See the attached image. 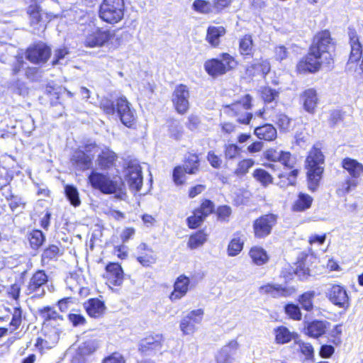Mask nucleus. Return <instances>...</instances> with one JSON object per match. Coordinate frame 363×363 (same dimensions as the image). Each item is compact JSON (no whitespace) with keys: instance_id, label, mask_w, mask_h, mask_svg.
<instances>
[{"instance_id":"41","label":"nucleus","mask_w":363,"mask_h":363,"mask_svg":"<svg viewBox=\"0 0 363 363\" xmlns=\"http://www.w3.org/2000/svg\"><path fill=\"white\" fill-rule=\"evenodd\" d=\"M207 235L203 231H199L190 236L188 246L191 249H196L204 244L206 241Z\"/></svg>"},{"instance_id":"27","label":"nucleus","mask_w":363,"mask_h":363,"mask_svg":"<svg viewBox=\"0 0 363 363\" xmlns=\"http://www.w3.org/2000/svg\"><path fill=\"white\" fill-rule=\"evenodd\" d=\"M93 157L86 154L82 150H76L72 157V162L80 169H89L92 164Z\"/></svg>"},{"instance_id":"50","label":"nucleus","mask_w":363,"mask_h":363,"mask_svg":"<svg viewBox=\"0 0 363 363\" xmlns=\"http://www.w3.org/2000/svg\"><path fill=\"white\" fill-rule=\"evenodd\" d=\"M285 313L292 319L300 320L302 318V314L299 307L295 304H287L285 306Z\"/></svg>"},{"instance_id":"39","label":"nucleus","mask_w":363,"mask_h":363,"mask_svg":"<svg viewBox=\"0 0 363 363\" xmlns=\"http://www.w3.org/2000/svg\"><path fill=\"white\" fill-rule=\"evenodd\" d=\"M253 49V41L251 35H245L240 39L239 51L242 55H250Z\"/></svg>"},{"instance_id":"14","label":"nucleus","mask_w":363,"mask_h":363,"mask_svg":"<svg viewBox=\"0 0 363 363\" xmlns=\"http://www.w3.org/2000/svg\"><path fill=\"white\" fill-rule=\"evenodd\" d=\"M265 158L269 161L279 162L288 169L294 168L296 160L289 152L269 149L265 152Z\"/></svg>"},{"instance_id":"38","label":"nucleus","mask_w":363,"mask_h":363,"mask_svg":"<svg viewBox=\"0 0 363 363\" xmlns=\"http://www.w3.org/2000/svg\"><path fill=\"white\" fill-rule=\"evenodd\" d=\"M292 170L289 173H281L278 175L280 181L278 185L281 188H286L288 186L294 185L296 178L298 174V170L296 169H291Z\"/></svg>"},{"instance_id":"11","label":"nucleus","mask_w":363,"mask_h":363,"mask_svg":"<svg viewBox=\"0 0 363 363\" xmlns=\"http://www.w3.org/2000/svg\"><path fill=\"white\" fill-rule=\"evenodd\" d=\"M203 315V309L190 311L180 323V329L184 335L193 334L196 330V325L201 323Z\"/></svg>"},{"instance_id":"43","label":"nucleus","mask_w":363,"mask_h":363,"mask_svg":"<svg viewBox=\"0 0 363 363\" xmlns=\"http://www.w3.org/2000/svg\"><path fill=\"white\" fill-rule=\"evenodd\" d=\"M65 191L66 196L72 205L74 206H78L80 205L81 201L79 199V192L76 187L72 185H66L65 186Z\"/></svg>"},{"instance_id":"58","label":"nucleus","mask_w":363,"mask_h":363,"mask_svg":"<svg viewBox=\"0 0 363 363\" xmlns=\"http://www.w3.org/2000/svg\"><path fill=\"white\" fill-rule=\"evenodd\" d=\"M298 345L300 350L303 354L307 358H310L313 355V348L311 344L302 342L301 340L296 341Z\"/></svg>"},{"instance_id":"32","label":"nucleus","mask_w":363,"mask_h":363,"mask_svg":"<svg viewBox=\"0 0 363 363\" xmlns=\"http://www.w3.org/2000/svg\"><path fill=\"white\" fill-rule=\"evenodd\" d=\"M249 256L252 263L257 266L265 264L269 260V256L266 250L258 246H254L250 248Z\"/></svg>"},{"instance_id":"24","label":"nucleus","mask_w":363,"mask_h":363,"mask_svg":"<svg viewBox=\"0 0 363 363\" xmlns=\"http://www.w3.org/2000/svg\"><path fill=\"white\" fill-rule=\"evenodd\" d=\"M117 158L118 157L113 151L105 147L101 149L96 163L100 169H108L114 165Z\"/></svg>"},{"instance_id":"62","label":"nucleus","mask_w":363,"mask_h":363,"mask_svg":"<svg viewBox=\"0 0 363 363\" xmlns=\"http://www.w3.org/2000/svg\"><path fill=\"white\" fill-rule=\"evenodd\" d=\"M289 55L287 48L284 45H279L274 48V57L278 61L285 60Z\"/></svg>"},{"instance_id":"52","label":"nucleus","mask_w":363,"mask_h":363,"mask_svg":"<svg viewBox=\"0 0 363 363\" xmlns=\"http://www.w3.org/2000/svg\"><path fill=\"white\" fill-rule=\"evenodd\" d=\"M28 13L30 16V23L32 25L37 24L40 21V9L37 5L30 6L28 9Z\"/></svg>"},{"instance_id":"6","label":"nucleus","mask_w":363,"mask_h":363,"mask_svg":"<svg viewBox=\"0 0 363 363\" xmlns=\"http://www.w3.org/2000/svg\"><path fill=\"white\" fill-rule=\"evenodd\" d=\"M115 38L114 30L95 28L86 34L84 43L88 48H101L113 45Z\"/></svg>"},{"instance_id":"8","label":"nucleus","mask_w":363,"mask_h":363,"mask_svg":"<svg viewBox=\"0 0 363 363\" xmlns=\"http://www.w3.org/2000/svg\"><path fill=\"white\" fill-rule=\"evenodd\" d=\"M276 223L277 217L274 214H266L257 218L252 225L255 237L264 238L268 236Z\"/></svg>"},{"instance_id":"7","label":"nucleus","mask_w":363,"mask_h":363,"mask_svg":"<svg viewBox=\"0 0 363 363\" xmlns=\"http://www.w3.org/2000/svg\"><path fill=\"white\" fill-rule=\"evenodd\" d=\"M124 176L131 191L138 192L141 189L143 180L142 167L137 161L128 162L124 170Z\"/></svg>"},{"instance_id":"1","label":"nucleus","mask_w":363,"mask_h":363,"mask_svg":"<svg viewBox=\"0 0 363 363\" xmlns=\"http://www.w3.org/2000/svg\"><path fill=\"white\" fill-rule=\"evenodd\" d=\"M89 182L91 186L105 194H114L119 199L126 196L125 184L120 177H110L108 174L92 171L89 176Z\"/></svg>"},{"instance_id":"61","label":"nucleus","mask_w":363,"mask_h":363,"mask_svg":"<svg viewBox=\"0 0 363 363\" xmlns=\"http://www.w3.org/2000/svg\"><path fill=\"white\" fill-rule=\"evenodd\" d=\"M100 106L106 114H113L115 113V106L113 103L108 99H103L101 101Z\"/></svg>"},{"instance_id":"28","label":"nucleus","mask_w":363,"mask_h":363,"mask_svg":"<svg viewBox=\"0 0 363 363\" xmlns=\"http://www.w3.org/2000/svg\"><path fill=\"white\" fill-rule=\"evenodd\" d=\"M225 32L223 26H211L207 29L206 40L212 47H218L220 44V38L223 36Z\"/></svg>"},{"instance_id":"3","label":"nucleus","mask_w":363,"mask_h":363,"mask_svg":"<svg viewBox=\"0 0 363 363\" xmlns=\"http://www.w3.org/2000/svg\"><path fill=\"white\" fill-rule=\"evenodd\" d=\"M324 162V156L320 149L313 147L306 159L308 169V187L311 190H315L321 178L323 168L321 165Z\"/></svg>"},{"instance_id":"2","label":"nucleus","mask_w":363,"mask_h":363,"mask_svg":"<svg viewBox=\"0 0 363 363\" xmlns=\"http://www.w3.org/2000/svg\"><path fill=\"white\" fill-rule=\"evenodd\" d=\"M125 13L124 0H103L99 16L105 23L115 25L121 22Z\"/></svg>"},{"instance_id":"20","label":"nucleus","mask_w":363,"mask_h":363,"mask_svg":"<svg viewBox=\"0 0 363 363\" xmlns=\"http://www.w3.org/2000/svg\"><path fill=\"white\" fill-rule=\"evenodd\" d=\"M163 343L164 337L161 334L150 335L140 341L139 349L143 352H159L162 350Z\"/></svg>"},{"instance_id":"60","label":"nucleus","mask_w":363,"mask_h":363,"mask_svg":"<svg viewBox=\"0 0 363 363\" xmlns=\"http://www.w3.org/2000/svg\"><path fill=\"white\" fill-rule=\"evenodd\" d=\"M42 317L46 320H56L60 318V315L52 308L46 307L41 311Z\"/></svg>"},{"instance_id":"54","label":"nucleus","mask_w":363,"mask_h":363,"mask_svg":"<svg viewBox=\"0 0 363 363\" xmlns=\"http://www.w3.org/2000/svg\"><path fill=\"white\" fill-rule=\"evenodd\" d=\"M220 62L224 65L225 73L228 70L234 68L236 65V62L234 58L228 53H223Z\"/></svg>"},{"instance_id":"42","label":"nucleus","mask_w":363,"mask_h":363,"mask_svg":"<svg viewBox=\"0 0 363 363\" xmlns=\"http://www.w3.org/2000/svg\"><path fill=\"white\" fill-rule=\"evenodd\" d=\"M253 177L264 186L273 182L272 177L266 170L262 169H255L253 172Z\"/></svg>"},{"instance_id":"26","label":"nucleus","mask_w":363,"mask_h":363,"mask_svg":"<svg viewBox=\"0 0 363 363\" xmlns=\"http://www.w3.org/2000/svg\"><path fill=\"white\" fill-rule=\"evenodd\" d=\"M245 241V236L244 234L241 232L235 233L228 245L227 252L228 256L235 257L239 255L243 249Z\"/></svg>"},{"instance_id":"5","label":"nucleus","mask_w":363,"mask_h":363,"mask_svg":"<svg viewBox=\"0 0 363 363\" xmlns=\"http://www.w3.org/2000/svg\"><path fill=\"white\" fill-rule=\"evenodd\" d=\"M252 97L245 94L239 101L228 105L224 108V113L229 116L236 117L237 121L243 124H249L252 115L247 111L251 108Z\"/></svg>"},{"instance_id":"55","label":"nucleus","mask_w":363,"mask_h":363,"mask_svg":"<svg viewBox=\"0 0 363 363\" xmlns=\"http://www.w3.org/2000/svg\"><path fill=\"white\" fill-rule=\"evenodd\" d=\"M199 211L194 212V215L187 218V223L190 228H196L203 221V218L201 217V214H199Z\"/></svg>"},{"instance_id":"46","label":"nucleus","mask_w":363,"mask_h":363,"mask_svg":"<svg viewBox=\"0 0 363 363\" xmlns=\"http://www.w3.org/2000/svg\"><path fill=\"white\" fill-rule=\"evenodd\" d=\"M199 160L196 155H191L185 163V172L188 174H196L199 170Z\"/></svg>"},{"instance_id":"23","label":"nucleus","mask_w":363,"mask_h":363,"mask_svg":"<svg viewBox=\"0 0 363 363\" xmlns=\"http://www.w3.org/2000/svg\"><path fill=\"white\" fill-rule=\"evenodd\" d=\"M350 41L351 45V52L348 61L350 69L352 68V64L356 63L362 57V50L357 33L350 30L349 32Z\"/></svg>"},{"instance_id":"47","label":"nucleus","mask_w":363,"mask_h":363,"mask_svg":"<svg viewBox=\"0 0 363 363\" xmlns=\"http://www.w3.org/2000/svg\"><path fill=\"white\" fill-rule=\"evenodd\" d=\"M254 164L255 161L252 159H244L240 161L235 170V174L238 177L244 176Z\"/></svg>"},{"instance_id":"59","label":"nucleus","mask_w":363,"mask_h":363,"mask_svg":"<svg viewBox=\"0 0 363 363\" xmlns=\"http://www.w3.org/2000/svg\"><path fill=\"white\" fill-rule=\"evenodd\" d=\"M207 160L213 167L218 169L221 167L222 160L213 151L208 152Z\"/></svg>"},{"instance_id":"45","label":"nucleus","mask_w":363,"mask_h":363,"mask_svg":"<svg viewBox=\"0 0 363 363\" xmlns=\"http://www.w3.org/2000/svg\"><path fill=\"white\" fill-rule=\"evenodd\" d=\"M314 296V291H307L300 296L298 301L301 303L302 308L307 311H311L313 308V299Z\"/></svg>"},{"instance_id":"63","label":"nucleus","mask_w":363,"mask_h":363,"mask_svg":"<svg viewBox=\"0 0 363 363\" xmlns=\"http://www.w3.org/2000/svg\"><path fill=\"white\" fill-rule=\"evenodd\" d=\"M295 274L301 279H305L310 274L309 269L305 265L304 263H299L295 269Z\"/></svg>"},{"instance_id":"17","label":"nucleus","mask_w":363,"mask_h":363,"mask_svg":"<svg viewBox=\"0 0 363 363\" xmlns=\"http://www.w3.org/2000/svg\"><path fill=\"white\" fill-rule=\"evenodd\" d=\"M104 277L106 284L109 286H119L124 279L123 271L121 266L118 263H109L106 267V272Z\"/></svg>"},{"instance_id":"51","label":"nucleus","mask_w":363,"mask_h":363,"mask_svg":"<svg viewBox=\"0 0 363 363\" xmlns=\"http://www.w3.org/2000/svg\"><path fill=\"white\" fill-rule=\"evenodd\" d=\"M194 9L201 13H208L211 11V4L204 0H195L193 3Z\"/></svg>"},{"instance_id":"22","label":"nucleus","mask_w":363,"mask_h":363,"mask_svg":"<svg viewBox=\"0 0 363 363\" xmlns=\"http://www.w3.org/2000/svg\"><path fill=\"white\" fill-rule=\"evenodd\" d=\"M137 260L143 267H149L157 261V256L152 249L145 243L138 247Z\"/></svg>"},{"instance_id":"19","label":"nucleus","mask_w":363,"mask_h":363,"mask_svg":"<svg viewBox=\"0 0 363 363\" xmlns=\"http://www.w3.org/2000/svg\"><path fill=\"white\" fill-rule=\"evenodd\" d=\"M261 294H266L273 298L287 297L291 296L295 292L294 288L283 287L280 284H270L262 285L259 289Z\"/></svg>"},{"instance_id":"33","label":"nucleus","mask_w":363,"mask_h":363,"mask_svg":"<svg viewBox=\"0 0 363 363\" xmlns=\"http://www.w3.org/2000/svg\"><path fill=\"white\" fill-rule=\"evenodd\" d=\"M342 167L354 178H357L363 174V164L355 160L345 158L342 161Z\"/></svg>"},{"instance_id":"35","label":"nucleus","mask_w":363,"mask_h":363,"mask_svg":"<svg viewBox=\"0 0 363 363\" xmlns=\"http://www.w3.org/2000/svg\"><path fill=\"white\" fill-rule=\"evenodd\" d=\"M271 67L269 61L267 60H255L251 66L247 69L248 72H252L253 75L262 74L265 76L270 71Z\"/></svg>"},{"instance_id":"18","label":"nucleus","mask_w":363,"mask_h":363,"mask_svg":"<svg viewBox=\"0 0 363 363\" xmlns=\"http://www.w3.org/2000/svg\"><path fill=\"white\" fill-rule=\"evenodd\" d=\"M239 347L240 344L238 340H231L218 351L215 356L216 362L233 363L234 361L233 356L235 354Z\"/></svg>"},{"instance_id":"25","label":"nucleus","mask_w":363,"mask_h":363,"mask_svg":"<svg viewBox=\"0 0 363 363\" xmlns=\"http://www.w3.org/2000/svg\"><path fill=\"white\" fill-rule=\"evenodd\" d=\"M303 108L309 113H313L318 104L317 92L314 89H308L301 94Z\"/></svg>"},{"instance_id":"15","label":"nucleus","mask_w":363,"mask_h":363,"mask_svg":"<svg viewBox=\"0 0 363 363\" xmlns=\"http://www.w3.org/2000/svg\"><path fill=\"white\" fill-rule=\"evenodd\" d=\"M50 55V49L43 43L30 46L26 52V58L32 63L45 62Z\"/></svg>"},{"instance_id":"44","label":"nucleus","mask_w":363,"mask_h":363,"mask_svg":"<svg viewBox=\"0 0 363 363\" xmlns=\"http://www.w3.org/2000/svg\"><path fill=\"white\" fill-rule=\"evenodd\" d=\"M272 121L282 131H289L291 128V119L284 113H278Z\"/></svg>"},{"instance_id":"12","label":"nucleus","mask_w":363,"mask_h":363,"mask_svg":"<svg viewBox=\"0 0 363 363\" xmlns=\"http://www.w3.org/2000/svg\"><path fill=\"white\" fill-rule=\"evenodd\" d=\"M322 64H325V61L319 58V55L312 54L310 50L309 53L298 62L296 69L299 73L315 72Z\"/></svg>"},{"instance_id":"40","label":"nucleus","mask_w":363,"mask_h":363,"mask_svg":"<svg viewBox=\"0 0 363 363\" xmlns=\"http://www.w3.org/2000/svg\"><path fill=\"white\" fill-rule=\"evenodd\" d=\"M308 334L313 337H318L325 332V324L323 321H313L307 328Z\"/></svg>"},{"instance_id":"13","label":"nucleus","mask_w":363,"mask_h":363,"mask_svg":"<svg viewBox=\"0 0 363 363\" xmlns=\"http://www.w3.org/2000/svg\"><path fill=\"white\" fill-rule=\"evenodd\" d=\"M116 111L123 124L127 127H131L135 120L134 111L130 108V104L125 97H120L116 100Z\"/></svg>"},{"instance_id":"30","label":"nucleus","mask_w":363,"mask_h":363,"mask_svg":"<svg viewBox=\"0 0 363 363\" xmlns=\"http://www.w3.org/2000/svg\"><path fill=\"white\" fill-rule=\"evenodd\" d=\"M274 335L275 337V342L279 345H284L294 340H296V334L291 333L287 328L284 326H279L274 330Z\"/></svg>"},{"instance_id":"34","label":"nucleus","mask_w":363,"mask_h":363,"mask_svg":"<svg viewBox=\"0 0 363 363\" xmlns=\"http://www.w3.org/2000/svg\"><path fill=\"white\" fill-rule=\"evenodd\" d=\"M204 68L206 72L212 77H217L225 74L224 65L218 59L207 60L204 64Z\"/></svg>"},{"instance_id":"29","label":"nucleus","mask_w":363,"mask_h":363,"mask_svg":"<svg viewBox=\"0 0 363 363\" xmlns=\"http://www.w3.org/2000/svg\"><path fill=\"white\" fill-rule=\"evenodd\" d=\"M87 313L94 318L101 315L105 311L104 302L97 298H91L84 303Z\"/></svg>"},{"instance_id":"49","label":"nucleus","mask_w":363,"mask_h":363,"mask_svg":"<svg viewBox=\"0 0 363 363\" xmlns=\"http://www.w3.org/2000/svg\"><path fill=\"white\" fill-rule=\"evenodd\" d=\"M30 243L33 248L39 247L44 242L45 237L40 230H33L30 235Z\"/></svg>"},{"instance_id":"21","label":"nucleus","mask_w":363,"mask_h":363,"mask_svg":"<svg viewBox=\"0 0 363 363\" xmlns=\"http://www.w3.org/2000/svg\"><path fill=\"white\" fill-rule=\"evenodd\" d=\"M190 279L182 274L178 277L174 284V290L169 295L171 301H176L186 296L189 291Z\"/></svg>"},{"instance_id":"56","label":"nucleus","mask_w":363,"mask_h":363,"mask_svg":"<svg viewBox=\"0 0 363 363\" xmlns=\"http://www.w3.org/2000/svg\"><path fill=\"white\" fill-rule=\"evenodd\" d=\"M224 153L226 159H234L239 155L240 148L236 145L228 144L225 146Z\"/></svg>"},{"instance_id":"53","label":"nucleus","mask_w":363,"mask_h":363,"mask_svg":"<svg viewBox=\"0 0 363 363\" xmlns=\"http://www.w3.org/2000/svg\"><path fill=\"white\" fill-rule=\"evenodd\" d=\"M214 209V205L213 202L211 201L206 200L202 203L201 207L196 210V211H199L201 214V217L204 219L206 216L211 214Z\"/></svg>"},{"instance_id":"36","label":"nucleus","mask_w":363,"mask_h":363,"mask_svg":"<svg viewBox=\"0 0 363 363\" xmlns=\"http://www.w3.org/2000/svg\"><path fill=\"white\" fill-rule=\"evenodd\" d=\"M313 199L311 196L301 193L292 206L294 211H303L309 208L312 204Z\"/></svg>"},{"instance_id":"9","label":"nucleus","mask_w":363,"mask_h":363,"mask_svg":"<svg viewBox=\"0 0 363 363\" xmlns=\"http://www.w3.org/2000/svg\"><path fill=\"white\" fill-rule=\"evenodd\" d=\"M189 91L184 84L177 85L172 94V103L177 111L185 113L189 108Z\"/></svg>"},{"instance_id":"31","label":"nucleus","mask_w":363,"mask_h":363,"mask_svg":"<svg viewBox=\"0 0 363 363\" xmlns=\"http://www.w3.org/2000/svg\"><path fill=\"white\" fill-rule=\"evenodd\" d=\"M254 133L260 140L266 141H272L277 136L276 128L271 124H265L262 126L257 127L254 130Z\"/></svg>"},{"instance_id":"37","label":"nucleus","mask_w":363,"mask_h":363,"mask_svg":"<svg viewBox=\"0 0 363 363\" xmlns=\"http://www.w3.org/2000/svg\"><path fill=\"white\" fill-rule=\"evenodd\" d=\"M99 347V342L95 339H88L78 347L77 352L81 356L90 355Z\"/></svg>"},{"instance_id":"16","label":"nucleus","mask_w":363,"mask_h":363,"mask_svg":"<svg viewBox=\"0 0 363 363\" xmlns=\"http://www.w3.org/2000/svg\"><path fill=\"white\" fill-rule=\"evenodd\" d=\"M48 281V276L43 270L36 272L28 285V294H34L35 296H42L45 294V286Z\"/></svg>"},{"instance_id":"4","label":"nucleus","mask_w":363,"mask_h":363,"mask_svg":"<svg viewBox=\"0 0 363 363\" xmlns=\"http://www.w3.org/2000/svg\"><path fill=\"white\" fill-rule=\"evenodd\" d=\"M310 50H312V54L319 55V58L323 59L325 64L330 65L333 60L331 51L333 50L330 33L323 30L317 33Z\"/></svg>"},{"instance_id":"48","label":"nucleus","mask_w":363,"mask_h":363,"mask_svg":"<svg viewBox=\"0 0 363 363\" xmlns=\"http://www.w3.org/2000/svg\"><path fill=\"white\" fill-rule=\"evenodd\" d=\"M279 93L269 86H264L261 89V97L265 103H271L277 99Z\"/></svg>"},{"instance_id":"64","label":"nucleus","mask_w":363,"mask_h":363,"mask_svg":"<svg viewBox=\"0 0 363 363\" xmlns=\"http://www.w3.org/2000/svg\"><path fill=\"white\" fill-rule=\"evenodd\" d=\"M102 363H125V359L120 353L113 352L104 358Z\"/></svg>"},{"instance_id":"57","label":"nucleus","mask_w":363,"mask_h":363,"mask_svg":"<svg viewBox=\"0 0 363 363\" xmlns=\"http://www.w3.org/2000/svg\"><path fill=\"white\" fill-rule=\"evenodd\" d=\"M185 167L184 169L182 167H177L173 171V179L177 185H181L184 182V178L185 177Z\"/></svg>"},{"instance_id":"10","label":"nucleus","mask_w":363,"mask_h":363,"mask_svg":"<svg viewBox=\"0 0 363 363\" xmlns=\"http://www.w3.org/2000/svg\"><path fill=\"white\" fill-rule=\"evenodd\" d=\"M326 296L333 304L339 308H347L350 306L348 294L342 286L331 285L327 290Z\"/></svg>"}]
</instances>
